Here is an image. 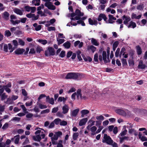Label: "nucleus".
<instances>
[{
    "mask_svg": "<svg viewBox=\"0 0 147 147\" xmlns=\"http://www.w3.org/2000/svg\"><path fill=\"white\" fill-rule=\"evenodd\" d=\"M102 142L103 143H106L110 145L113 143V141L109 136H108L106 134H105Z\"/></svg>",
    "mask_w": 147,
    "mask_h": 147,
    "instance_id": "f03ea898",
    "label": "nucleus"
},
{
    "mask_svg": "<svg viewBox=\"0 0 147 147\" xmlns=\"http://www.w3.org/2000/svg\"><path fill=\"white\" fill-rule=\"evenodd\" d=\"M95 121L94 120H90L88 122L89 123H91L90 124L88 125L87 127H86V128L88 130H90V127L94 125V123H95Z\"/></svg>",
    "mask_w": 147,
    "mask_h": 147,
    "instance_id": "393cba45",
    "label": "nucleus"
},
{
    "mask_svg": "<svg viewBox=\"0 0 147 147\" xmlns=\"http://www.w3.org/2000/svg\"><path fill=\"white\" fill-rule=\"evenodd\" d=\"M20 22V20H17L15 21H14L13 20H11V22L13 25H15L16 24H18Z\"/></svg>",
    "mask_w": 147,
    "mask_h": 147,
    "instance_id": "6e6d98bb",
    "label": "nucleus"
},
{
    "mask_svg": "<svg viewBox=\"0 0 147 147\" xmlns=\"http://www.w3.org/2000/svg\"><path fill=\"white\" fill-rule=\"evenodd\" d=\"M119 45V42L118 41L115 42L113 44V50L115 51L116 48Z\"/></svg>",
    "mask_w": 147,
    "mask_h": 147,
    "instance_id": "79ce46f5",
    "label": "nucleus"
},
{
    "mask_svg": "<svg viewBox=\"0 0 147 147\" xmlns=\"http://www.w3.org/2000/svg\"><path fill=\"white\" fill-rule=\"evenodd\" d=\"M63 45L65 48L69 49L70 47L71 43L69 41H67L66 42L64 43L63 44Z\"/></svg>",
    "mask_w": 147,
    "mask_h": 147,
    "instance_id": "c9c22d12",
    "label": "nucleus"
},
{
    "mask_svg": "<svg viewBox=\"0 0 147 147\" xmlns=\"http://www.w3.org/2000/svg\"><path fill=\"white\" fill-rule=\"evenodd\" d=\"M102 19H103L105 21L107 20V18L106 16L104 14L101 13L99 16L97 20L99 21H101Z\"/></svg>",
    "mask_w": 147,
    "mask_h": 147,
    "instance_id": "2eb2a0df",
    "label": "nucleus"
},
{
    "mask_svg": "<svg viewBox=\"0 0 147 147\" xmlns=\"http://www.w3.org/2000/svg\"><path fill=\"white\" fill-rule=\"evenodd\" d=\"M118 137L120 139V142L121 143L123 142L125 140H128L129 138V137H128L126 136H125L123 137L118 136Z\"/></svg>",
    "mask_w": 147,
    "mask_h": 147,
    "instance_id": "bb28decb",
    "label": "nucleus"
},
{
    "mask_svg": "<svg viewBox=\"0 0 147 147\" xmlns=\"http://www.w3.org/2000/svg\"><path fill=\"white\" fill-rule=\"evenodd\" d=\"M125 109L123 110L122 109H118L115 110V112L119 115L125 116L126 115Z\"/></svg>",
    "mask_w": 147,
    "mask_h": 147,
    "instance_id": "0eeeda50",
    "label": "nucleus"
},
{
    "mask_svg": "<svg viewBox=\"0 0 147 147\" xmlns=\"http://www.w3.org/2000/svg\"><path fill=\"white\" fill-rule=\"evenodd\" d=\"M136 23L132 21L131 22L129 25L127 26L128 28H130L131 27H132L133 28H134L136 27Z\"/></svg>",
    "mask_w": 147,
    "mask_h": 147,
    "instance_id": "c756f323",
    "label": "nucleus"
},
{
    "mask_svg": "<svg viewBox=\"0 0 147 147\" xmlns=\"http://www.w3.org/2000/svg\"><path fill=\"white\" fill-rule=\"evenodd\" d=\"M80 74L77 73H69L67 74L65 78L66 79H77Z\"/></svg>",
    "mask_w": 147,
    "mask_h": 147,
    "instance_id": "f257e3e1",
    "label": "nucleus"
},
{
    "mask_svg": "<svg viewBox=\"0 0 147 147\" xmlns=\"http://www.w3.org/2000/svg\"><path fill=\"white\" fill-rule=\"evenodd\" d=\"M122 18L124 20L123 23L125 25H127L128 22L131 20L130 18L128 16H123L122 17Z\"/></svg>",
    "mask_w": 147,
    "mask_h": 147,
    "instance_id": "f8f14e48",
    "label": "nucleus"
},
{
    "mask_svg": "<svg viewBox=\"0 0 147 147\" xmlns=\"http://www.w3.org/2000/svg\"><path fill=\"white\" fill-rule=\"evenodd\" d=\"M57 40L58 42V44L60 45V44H62L65 41V40L64 39H57Z\"/></svg>",
    "mask_w": 147,
    "mask_h": 147,
    "instance_id": "69168bd1",
    "label": "nucleus"
},
{
    "mask_svg": "<svg viewBox=\"0 0 147 147\" xmlns=\"http://www.w3.org/2000/svg\"><path fill=\"white\" fill-rule=\"evenodd\" d=\"M0 97H1V100H3L7 98V95H6L5 93H4L2 94H0Z\"/></svg>",
    "mask_w": 147,
    "mask_h": 147,
    "instance_id": "f704fd0d",
    "label": "nucleus"
},
{
    "mask_svg": "<svg viewBox=\"0 0 147 147\" xmlns=\"http://www.w3.org/2000/svg\"><path fill=\"white\" fill-rule=\"evenodd\" d=\"M126 115L125 116H127L128 118L133 117L134 116V114L132 113L130 111L127 109H125Z\"/></svg>",
    "mask_w": 147,
    "mask_h": 147,
    "instance_id": "dca6fc26",
    "label": "nucleus"
},
{
    "mask_svg": "<svg viewBox=\"0 0 147 147\" xmlns=\"http://www.w3.org/2000/svg\"><path fill=\"white\" fill-rule=\"evenodd\" d=\"M147 114V111L144 109H140V110L139 115L141 116L146 115Z\"/></svg>",
    "mask_w": 147,
    "mask_h": 147,
    "instance_id": "b1692460",
    "label": "nucleus"
},
{
    "mask_svg": "<svg viewBox=\"0 0 147 147\" xmlns=\"http://www.w3.org/2000/svg\"><path fill=\"white\" fill-rule=\"evenodd\" d=\"M129 124L131 128H129V133L130 134H134L135 136H137L138 133L134 129L132 128L133 125H131V123H129Z\"/></svg>",
    "mask_w": 147,
    "mask_h": 147,
    "instance_id": "6e6552de",
    "label": "nucleus"
},
{
    "mask_svg": "<svg viewBox=\"0 0 147 147\" xmlns=\"http://www.w3.org/2000/svg\"><path fill=\"white\" fill-rule=\"evenodd\" d=\"M66 100V98H65L63 97H59L58 98V101L61 102L63 101V102H65Z\"/></svg>",
    "mask_w": 147,
    "mask_h": 147,
    "instance_id": "de8ad7c7",
    "label": "nucleus"
},
{
    "mask_svg": "<svg viewBox=\"0 0 147 147\" xmlns=\"http://www.w3.org/2000/svg\"><path fill=\"white\" fill-rule=\"evenodd\" d=\"M128 64L129 66L131 68H133L134 65V59H129L128 60Z\"/></svg>",
    "mask_w": 147,
    "mask_h": 147,
    "instance_id": "cd10ccee",
    "label": "nucleus"
},
{
    "mask_svg": "<svg viewBox=\"0 0 147 147\" xmlns=\"http://www.w3.org/2000/svg\"><path fill=\"white\" fill-rule=\"evenodd\" d=\"M55 50L52 47H49L47 50L45 52V55L47 56L54 55H55Z\"/></svg>",
    "mask_w": 147,
    "mask_h": 147,
    "instance_id": "7ed1b4c3",
    "label": "nucleus"
},
{
    "mask_svg": "<svg viewBox=\"0 0 147 147\" xmlns=\"http://www.w3.org/2000/svg\"><path fill=\"white\" fill-rule=\"evenodd\" d=\"M18 42L19 43V44L22 46H24L25 45V42L23 40L20 38H18Z\"/></svg>",
    "mask_w": 147,
    "mask_h": 147,
    "instance_id": "8fccbe9b",
    "label": "nucleus"
},
{
    "mask_svg": "<svg viewBox=\"0 0 147 147\" xmlns=\"http://www.w3.org/2000/svg\"><path fill=\"white\" fill-rule=\"evenodd\" d=\"M20 107L22 109L23 112L25 113H27V109L26 108L25 106L24 105H20Z\"/></svg>",
    "mask_w": 147,
    "mask_h": 147,
    "instance_id": "bf43d9fd",
    "label": "nucleus"
},
{
    "mask_svg": "<svg viewBox=\"0 0 147 147\" xmlns=\"http://www.w3.org/2000/svg\"><path fill=\"white\" fill-rule=\"evenodd\" d=\"M79 109H77L71 111V116L72 117H76L79 111Z\"/></svg>",
    "mask_w": 147,
    "mask_h": 147,
    "instance_id": "9b49d317",
    "label": "nucleus"
},
{
    "mask_svg": "<svg viewBox=\"0 0 147 147\" xmlns=\"http://www.w3.org/2000/svg\"><path fill=\"white\" fill-rule=\"evenodd\" d=\"M42 50V48L40 46H38L36 48V51L37 53H39Z\"/></svg>",
    "mask_w": 147,
    "mask_h": 147,
    "instance_id": "680f3d73",
    "label": "nucleus"
},
{
    "mask_svg": "<svg viewBox=\"0 0 147 147\" xmlns=\"http://www.w3.org/2000/svg\"><path fill=\"white\" fill-rule=\"evenodd\" d=\"M38 1L39 2L40 1V0H38V1L34 0L32 1V2L35 5L38 6L40 5V3L38 2Z\"/></svg>",
    "mask_w": 147,
    "mask_h": 147,
    "instance_id": "3c124183",
    "label": "nucleus"
},
{
    "mask_svg": "<svg viewBox=\"0 0 147 147\" xmlns=\"http://www.w3.org/2000/svg\"><path fill=\"white\" fill-rule=\"evenodd\" d=\"M85 61H88L90 62L92 61V59L89 57H83Z\"/></svg>",
    "mask_w": 147,
    "mask_h": 147,
    "instance_id": "c03bdc74",
    "label": "nucleus"
},
{
    "mask_svg": "<svg viewBox=\"0 0 147 147\" xmlns=\"http://www.w3.org/2000/svg\"><path fill=\"white\" fill-rule=\"evenodd\" d=\"M91 43L94 45L98 46L99 45V43L98 42L97 40L94 38H92L91 39Z\"/></svg>",
    "mask_w": 147,
    "mask_h": 147,
    "instance_id": "72a5a7b5",
    "label": "nucleus"
},
{
    "mask_svg": "<svg viewBox=\"0 0 147 147\" xmlns=\"http://www.w3.org/2000/svg\"><path fill=\"white\" fill-rule=\"evenodd\" d=\"M79 135V134L78 132H75L73 134L72 138L74 140H76L78 138Z\"/></svg>",
    "mask_w": 147,
    "mask_h": 147,
    "instance_id": "ea45409f",
    "label": "nucleus"
},
{
    "mask_svg": "<svg viewBox=\"0 0 147 147\" xmlns=\"http://www.w3.org/2000/svg\"><path fill=\"white\" fill-rule=\"evenodd\" d=\"M146 67V65L144 64L143 61L142 60H140L139 61L138 68V69H144Z\"/></svg>",
    "mask_w": 147,
    "mask_h": 147,
    "instance_id": "1a4fd4ad",
    "label": "nucleus"
},
{
    "mask_svg": "<svg viewBox=\"0 0 147 147\" xmlns=\"http://www.w3.org/2000/svg\"><path fill=\"white\" fill-rule=\"evenodd\" d=\"M41 135L38 134L36 136H34L33 137V140L36 141H38L40 142L41 139V138H43L45 136V135L44 134H43L42 132H41Z\"/></svg>",
    "mask_w": 147,
    "mask_h": 147,
    "instance_id": "20e7f679",
    "label": "nucleus"
},
{
    "mask_svg": "<svg viewBox=\"0 0 147 147\" xmlns=\"http://www.w3.org/2000/svg\"><path fill=\"white\" fill-rule=\"evenodd\" d=\"M46 101L49 103L53 105L54 104V101L53 98H50L49 96H46Z\"/></svg>",
    "mask_w": 147,
    "mask_h": 147,
    "instance_id": "9d476101",
    "label": "nucleus"
},
{
    "mask_svg": "<svg viewBox=\"0 0 147 147\" xmlns=\"http://www.w3.org/2000/svg\"><path fill=\"white\" fill-rule=\"evenodd\" d=\"M123 128L124 129V130L122 131V132L120 133V134L118 136H124L126 134L127 132V130L126 129L125 126H124Z\"/></svg>",
    "mask_w": 147,
    "mask_h": 147,
    "instance_id": "5701e85b",
    "label": "nucleus"
},
{
    "mask_svg": "<svg viewBox=\"0 0 147 147\" xmlns=\"http://www.w3.org/2000/svg\"><path fill=\"white\" fill-rule=\"evenodd\" d=\"M8 124L7 123H5L2 127V129L3 130L6 129L8 127Z\"/></svg>",
    "mask_w": 147,
    "mask_h": 147,
    "instance_id": "e2e57ef3",
    "label": "nucleus"
},
{
    "mask_svg": "<svg viewBox=\"0 0 147 147\" xmlns=\"http://www.w3.org/2000/svg\"><path fill=\"white\" fill-rule=\"evenodd\" d=\"M137 52L138 55H141L142 54V51L141 48L139 46L136 47Z\"/></svg>",
    "mask_w": 147,
    "mask_h": 147,
    "instance_id": "a19ab883",
    "label": "nucleus"
},
{
    "mask_svg": "<svg viewBox=\"0 0 147 147\" xmlns=\"http://www.w3.org/2000/svg\"><path fill=\"white\" fill-rule=\"evenodd\" d=\"M88 120L87 118H84L81 120L79 123V125L82 126L85 124Z\"/></svg>",
    "mask_w": 147,
    "mask_h": 147,
    "instance_id": "aec40b11",
    "label": "nucleus"
},
{
    "mask_svg": "<svg viewBox=\"0 0 147 147\" xmlns=\"http://www.w3.org/2000/svg\"><path fill=\"white\" fill-rule=\"evenodd\" d=\"M80 112L81 114V117H83L85 115L88 114L89 113V111L86 109H85L81 111Z\"/></svg>",
    "mask_w": 147,
    "mask_h": 147,
    "instance_id": "412c9836",
    "label": "nucleus"
},
{
    "mask_svg": "<svg viewBox=\"0 0 147 147\" xmlns=\"http://www.w3.org/2000/svg\"><path fill=\"white\" fill-rule=\"evenodd\" d=\"M103 60L105 63H107L109 62L110 60H109V56L108 57L107 55V54L105 51H103L102 53Z\"/></svg>",
    "mask_w": 147,
    "mask_h": 147,
    "instance_id": "423d86ee",
    "label": "nucleus"
},
{
    "mask_svg": "<svg viewBox=\"0 0 147 147\" xmlns=\"http://www.w3.org/2000/svg\"><path fill=\"white\" fill-rule=\"evenodd\" d=\"M144 7L143 5L142 4H141L137 6V9L138 10H141L142 9H143Z\"/></svg>",
    "mask_w": 147,
    "mask_h": 147,
    "instance_id": "338daca9",
    "label": "nucleus"
},
{
    "mask_svg": "<svg viewBox=\"0 0 147 147\" xmlns=\"http://www.w3.org/2000/svg\"><path fill=\"white\" fill-rule=\"evenodd\" d=\"M61 121V120L59 118L55 119L53 121L54 123L56 125H58Z\"/></svg>",
    "mask_w": 147,
    "mask_h": 147,
    "instance_id": "09e8293b",
    "label": "nucleus"
},
{
    "mask_svg": "<svg viewBox=\"0 0 147 147\" xmlns=\"http://www.w3.org/2000/svg\"><path fill=\"white\" fill-rule=\"evenodd\" d=\"M81 90L80 89H78L77 91V98H82V96L81 94Z\"/></svg>",
    "mask_w": 147,
    "mask_h": 147,
    "instance_id": "58836bf2",
    "label": "nucleus"
},
{
    "mask_svg": "<svg viewBox=\"0 0 147 147\" xmlns=\"http://www.w3.org/2000/svg\"><path fill=\"white\" fill-rule=\"evenodd\" d=\"M5 109V106L0 104V115H2V113L4 112Z\"/></svg>",
    "mask_w": 147,
    "mask_h": 147,
    "instance_id": "7c9ffc66",
    "label": "nucleus"
},
{
    "mask_svg": "<svg viewBox=\"0 0 147 147\" xmlns=\"http://www.w3.org/2000/svg\"><path fill=\"white\" fill-rule=\"evenodd\" d=\"M5 35L7 37L10 36L11 35V33L9 30H6L5 32Z\"/></svg>",
    "mask_w": 147,
    "mask_h": 147,
    "instance_id": "a18cd8bd",
    "label": "nucleus"
},
{
    "mask_svg": "<svg viewBox=\"0 0 147 147\" xmlns=\"http://www.w3.org/2000/svg\"><path fill=\"white\" fill-rule=\"evenodd\" d=\"M33 26L35 28V30L36 31H38L40 30L41 28V25H38L36 23H35L33 24Z\"/></svg>",
    "mask_w": 147,
    "mask_h": 147,
    "instance_id": "4be33fe9",
    "label": "nucleus"
},
{
    "mask_svg": "<svg viewBox=\"0 0 147 147\" xmlns=\"http://www.w3.org/2000/svg\"><path fill=\"white\" fill-rule=\"evenodd\" d=\"M140 109L137 108H134L132 109V111L136 114H139Z\"/></svg>",
    "mask_w": 147,
    "mask_h": 147,
    "instance_id": "37998d69",
    "label": "nucleus"
},
{
    "mask_svg": "<svg viewBox=\"0 0 147 147\" xmlns=\"http://www.w3.org/2000/svg\"><path fill=\"white\" fill-rule=\"evenodd\" d=\"M62 113L64 114L67 113L69 110V107L67 105H65L62 107Z\"/></svg>",
    "mask_w": 147,
    "mask_h": 147,
    "instance_id": "a211bd4d",
    "label": "nucleus"
},
{
    "mask_svg": "<svg viewBox=\"0 0 147 147\" xmlns=\"http://www.w3.org/2000/svg\"><path fill=\"white\" fill-rule=\"evenodd\" d=\"M62 113L60 112H58L56 114V115L57 116L61 118H63V115Z\"/></svg>",
    "mask_w": 147,
    "mask_h": 147,
    "instance_id": "4d7b16f0",
    "label": "nucleus"
},
{
    "mask_svg": "<svg viewBox=\"0 0 147 147\" xmlns=\"http://www.w3.org/2000/svg\"><path fill=\"white\" fill-rule=\"evenodd\" d=\"M9 16V13L7 12H5L3 13V17L6 20H8Z\"/></svg>",
    "mask_w": 147,
    "mask_h": 147,
    "instance_id": "473e14b6",
    "label": "nucleus"
},
{
    "mask_svg": "<svg viewBox=\"0 0 147 147\" xmlns=\"http://www.w3.org/2000/svg\"><path fill=\"white\" fill-rule=\"evenodd\" d=\"M96 119L98 121H102L104 119V117L102 115L96 116Z\"/></svg>",
    "mask_w": 147,
    "mask_h": 147,
    "instance_id": "4c0bfd02",
    "label": "nucleus"
},
{
    "mask_svg": "<svg viewBox=\"0 0 147 147\" xmlns=\"http://www.w3.org/2000/svg\"><path fill=\"white\" fill-rule=\"evenodd\" d=\"M38 105L39 108L41 109H46L47 107L46 105H42L41 104H39Z\"/></svg>",
    "mask_w": 147,
    "mask_h": 147,
    "instance_id": "5fc2aeb1",
    "label": "nucleus"
},
{
    "mask_svg": "<svg viewBox=\"0 0 147 147\" xmlns=\"http://www.w3.org/2000/svg\"><path fill=\"white\" fill-rule=\"evenodd\" d=\"M90 129L91 132H95L97 129V127L95 126H94L92 127H91Z\"/></svg>",
    "mask_w": 147,
    "mask_h": 147,
    "instance_id": "864d4df0",
    "label": "nucleus"
},
{
    "mask_svg": "<svg viewBox=\"0 0 147 147\" xmlns=\"http://www.w3.org/2000/svg\"><path fill=\"white\" fill-rule=\"evenodd\" d=\"M120 49L119 48H118L115 53V56L116 57H118L119 56V53Z\"/></svg>",
    "mask_w": 147,
    "mask_h": 147,
    "instance_id": "0e129e2a",
    "label": "nucleus"
},
{
    "mask_svg": "<svg viewBox=\"0 0 147 147\" xmlns=\"http://www.w3.org/2000/svg\"><path fill=\"white\" fill-rule=\"evenodd\" d=\"M25 51L24 49H23L18 48L15 51L14 53L16 54L21 55Z\"/></svg>",
    "mask_w": 147,
    "mask_h": 147,
    "instance_id": "f3484780",
    "label": "nucleus"
},
{
    "mask_svg": "<svg viewBox=\"0 0 147 147\" xmlns=\"http://www.w3.org/2000/svg\"><path fill=\"white\" fill-rule=\"evenodd\" d=\"M38 42L43 45L46 44L47 42V41L46 40L39 39Z\"/></svg>",
    "mask_w": 147,
    "mask_h": 147,
    "instance_id": "49530a36",
    "label": "nucleus"
},
{
    "mask_svg": "<svg viewBox=\"0 0 147 147\" xmlns=\"http://www.w3.org/2000/svg\"><path fill=\"white\" fill-rule=\"evenodd\" d=\"M103 127L102 126H99L97 130L96 131V133L98 134L103 129Z\"/></svg>",
    "mask_w": 147,
    "mask_h": 147,
    "instance_id": "13d9d810",
    "label": "nucleus"
},
{
    "mask_svg": "<svg viewBox=\"0 0 147 147\" xmlns=\"http://www.w3.org/2000/svg\"><path fill=\"white\" fill-rule=\"evenodd\" d=\"M20 136L19 135L15 136L14 138L11 139V141H13L14 143L17 144L18 143L20 140Z\"/></svg>",
    "mask_w": 147,
    "mask_h": 147,
    "instance_id": "ddd939ff",
    "label": "nucleus"
},
{
    "mask_svg": "<svg viewBox=\"0 0 147 147\" xmlns=\"http://www.w3.org/2000/svg\"><path fill=\"white\" fill-rule=\"evenodd\" d=\"M139 138L142 142L147 141V138L144 136H142L141 132H139L138 134Z\"/></svg>",
    "mask_w": 147,
    "mask_h": 147,
    "instance_id": "4468645a",
    "label": "nucleus"
},
{
    "mask_svg": "<svg viewBox=\"0 0 147 147\" xmlns=\"http://www.w3.org/2000/svg\"><path fill=\"white\" fill-rule=\"evenodd\" d=\"M14 12L17 14H18L20 15H22L23 14V10H20V9L17 8H15L13 9Z\"/></svg>",
    "mask_w": 147,
    "mask_h": 147,
    "instance_id": "6ab92c4d",
    "label": "nucleus"
},
{
    "mask_svg": "<svg viewBox=\"0 0 147 147\" xmlns=\"http://www.w3.org/2000/svg\"><path fill=\"white\" fill-rule=\"evenodd\" d=\"M59 110L58 107H56L53 108L52 109V113H56Z\"/></svg>",
    "mask_w": 147,
    "mask_h": 147,
    "instance_id": "052dcab7",
    "label": "nucleus"
},
{
    "mask_svg": "<svg viewBox=\"0 0 147 147\" xmlns=\"http://www.w3.org/2000/svg\"><path fill=\"white\" fill-rule=\"evenodd\" d=\"M141 16L142 15H140L138 16H137L136 14L133 13L131 15V18L133 19L135 18L136 19H139L141 18Z\"/></svg>",
    "mask_w": 147,
    "mask_h": 147,
    "instance_id": "2f4dec72",
    "label": "nucleus"
},
{
    "mask_svg": "<svg viewBox=\"0 0 147 147\" xmlns=\"http://www.w3.org/2000/svg\"><path fill=\"white\" fill-rule=\"evenodd\" d=\"M75 13L76 15L77 16H79L80 17L84 15V13L83 12H81L78 9L76 10Z\"/></svg>",
    "mask_w": 147,
    "mask_h": 147,
    "instance_id": "c85d7f7f",
    "label": "nucleus"
},
{
    "mask_svg": "<svg viewBox=\"0 0 147 147\" xmlns=\"http://www.w3.org/2000/svg\"><path fill=\"white\" fill-rule=\"evenodd\" d=\"M20 118L18 117H14L11 120V121H14L19 122L20 121Z\"/></svg>",
    "mask_w": 147,
    "mask_h": 147,
    "instance_id": "603ef678",
    "label": "nucleus"
},
{
    "mask_svg": "<svg viewBox=\"0 0 147 147\" xmlns=\"http://www.w3.org/2000/svg\"><path fill=\"white\" fill-rule=\"evenodd\" d=\"M88 22L89 24L91 25H96L97 24V20H93L90 18L89 19Z\"/></svg>",
    "mask_w": 147,
    "mask_h": 147,
    "instance_id": "a878e982",
    "label": "nucleus"
},
{
    "mask_svg": "<svg viewBox=\"0 0 147 147\" xmlns=\"http://www.w3.org/2000/svg\"><path fill=\"white\" fill-rule=\"evenodd\" d=\"M88 49H90L92 51L93 53H94L95 51H96V48L93 45H91L88 47Z\"/></svg>",
    "mask_w": 147,
    "mask_h": 147,
    "instance_id": "e433bc0d",
    "label": "nucleus"
},
{
    "mask_svg": "<svg viewBox=\"0 0 147 147\" xmlns=\"http://www.w3.org/2000/svg\"><path fill=\"white\" fill-rule=\"evenodd\" d=\"M65 55V52L64 51H62L59 55V56L61 57H64Z\"/></svg>",
    "mask_w": 147,
    "mask_h": 147,
    "instance_id": "774afa93",
    "label": "nucleus"
},
{
    "mask_svg": "<svg viewBox=\"0 0 147 147\" xmlns=\"http://www.w3.org/2000/svg\"><path fill=\"white\" fill-rule=\"evenodd\" d=\"M26 10L27 12L31 11V13H34L35 11L36 8L35 7H30L29 6H26L25 7Z\"/></svg>",
    "mask_w": 147,
    "mask_h": 147,
    "instance_id": "39448f33",
    "label": "nucleus"
}]
</instances>
